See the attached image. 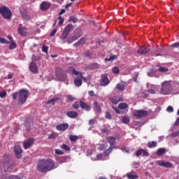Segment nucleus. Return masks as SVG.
Listing matches in <instances>:
<instances>
[{"instance_id": "obj_42", "label": "nucleus", "mask_w": 179, "mask_h": 179, "mask_svg": "<svg viewBox=\"0 0 179 179\" xmlns=\"http://www.w3.org/2000/svg\"><path fill=\"white\" fill-rule=\"evenodd\" d=\"M105 117L107 120H111V118H113V116L111 115V113H110V111H107L105 113Z\"/></svg>"}, {"instance_id": "obj_48", "label": "nucleus", "mask_w": 179, "mask_h": 179, "mask_svg": "<svg viewBox=\"0 0 179 179\" xmlns=\"http://www.w3.org/2000/svg\"><path fill=\"white\" fill-rule=\"evenodd\" d=\"M55 153L56 155H64V151L59 150V149H56V150H55Z\"/></svg>"}, {"instance_id": "obj_11", "label": "nucleus", "mask_w": 179, "mask_h": 179, "mask_svg": "<svg viewBox=\"0 0 179 179\" xmlns=\"http://www.w3.org/2000/svg\"><path fill=\"white\" fill-rule=\"evenodd\" d=\"M80 107L85 111H90V110H92L90 105L89 103H85L83 101H80Z\"/></svg>"}, {"instance_id": "obj_62", "label": "nucleus", "mask_w": 179, "mask_h": 179, "mask_svg": "<svg viewBox=\"0 0 179 179\" xmlns=\"http://www.w3.org/2000/svg\"><path fill=\"white\" fill-rule=\"evenodd\" d=\"M96 158L98 159V160H101V159H103V154H98L96 155Z\"/></svg>"}, {"instance_id": "obj_2", "label": "nucleus", "mask_w": 179, "mask_h": 179, "mask_svg": "<svg viewBox=\"0 0 179 179\" xmlns=\"http://www.w3.org/2000/svg\"><path fill=\"white\" fill-rule=\"evenodd\" d=\"M115 140L116 138L114 136H108L106 138L107 142L110 143V147L108 150L104 151L103 155L105 156H108V155L113 152V149L115 148Z\"/></svg>"}, {"instance_id": "obj_55", "label": "nucleus", "mask_w": 179, "mask_h": 179, "mask_svg": "<svg viewBox=\"0 0 179 179\" xmlns=\"http://www.w3.org/2000/svg\"><path fill=\"white\" fill-rule=\"evenodd\" d=\"M166 111H168V113H173V111H174V109L173 108V106H168Z\"/></svg>"}, {"instance_id": "obj_30", "label": "nucleus", "mask_w": 179, "mask_h": 179, "mask_svg": "<svg viewBox=\"0 0 179 179\" xmlns=\"http://www.w3.org/2000/svg\"><path fill=\"white\" fill-rule=\"evenodd\" d=\"M164 153H166V148H159L157 152V155L158 156H162Z\"/></svg>"}, {"instance_id": "obj_29", "label": "nucleus", "mask_w": 179, "mask_h": 179, "mask_svg": "<svg viewBox=\"0 0 179 179\" xmlns=\"http://www.w3.org/2000/svg\"><path fill=\"white\" fill-rule=\"evenodd\" d=\"M118 107L120 110H127V108H128V104L126 103H119Z\"/></svg>"}, {"instance_id": "obj_5", "label": "nucleus", "mask_w": 179, "mask_h": 179, "mask_svg": "<svg viewBox=\"0 0 179 179\" xmlns=\"http://www.w3.org/2000/svg\"><path fill=\"white\" fill-rule=\"evenodd\" d=\"M171 92V84L169 81H164L162 83V87L160 90L161 94H170Z\"/></svg>"}, {"instance_id": "obj_36", "label": "nucleus", "mask_w": 179, "mask_h": 179, "mask_svg": "<svg viewBox=\"0 0 179 179\" xmlns=\"http://www.w3.org/2000/svg\"><path fill=\"white\" fill-rule=\"evenodd\" d=\"M58 101V98H52L47 101V104H52L54 106L55 104V102Z\"/></svg>"}, {"instance_id": "obj_17", "label": "nucleus", "mask_w": 179, "mask_h": 179, "mask_svg": "<svg viewBox=\"0 0 179 179\" xmlns=\"http://www.w3.org/2000/svg\"><path fill=\"white\" fill-rule=\"evenodd\" d=\"M68 128H69V124H68V123L60 124L56 127L57 131H66Z\"/></svg>"}, {"instance_id": "obj_44", "label": "nucleus", "mask_w": 179, "mask_h": 179, "mask_svg": "<svg viewBox=\"0 0 179 179\" xmlns=\"http://www.w3.org/2000/svg\"><path fill=\"white\" fill-rule=\"evenodd\" d=\"M113 73H115V75H118V73H120V69L118 67H113Z\"/></svg>"}, {"instance_id": "obj_24", "label": "nucleus", "mask_w": 179, "mask_h": 179, "mask_svg": "<svg viewBox=\"0 0 179 179\" xmlns=\"http://www.w3.org/2000/svg\"><path fill=\"white\" fill-rule=\"evenodd\" d=\"M74 85L77 87L82 86V78L79 77L76 78L74 80Z\"/></svg>"}, {"instance_id": "obj_18", "label": "nucleus", "mask_w": 179, "mask_h": 179, "mask_svg": "<svg viewBox=\"0 0 179 179\" xmlns=\"http://www.w3.org/2000/svg\"><path fill=\"white\" fill-rule=\"evenodd\" d=\"M127 177L129 179H138L139 176L136 173V172L131 171L130 173H127Z\"/></svg>"}, {"instance_id": "obj_32", "label": "nucleus", "mask_w": 179, "mask_h": 179, "mask_svg": "<svg viewBox=\"0 0 179 179\" xmlns=\"http://www.w3.org/2000/svg\"><path fill=\"white\" fill-rule=\"evenodd\" d=\"M69 22L72 23H78V22H79V20L76 17L71 16L69 17Z\"/></svg>"}, {"instance_id": "obj_38", "label": "nucleus", "mask_w": 179, "mask_h": 179, "mask_svg": "<svg viewBox=\"0 0 179 179\" xmlns=\"http://www.w3.org/2000/svg\"><path fill=\"white\" fill-rule=\"evenodd\" d=\"M69 34H68V33H66V31H63V32H62V35H61L60 38H62V40L65 41V40H66V38L68 37V35H69Z\"/></svg>"}, {"instance_id": "obj_53", "label": "nucleus", "mask_w": 179, "mask_h": 179, "mask_svg": "<svg viewBox=\"0 0 179 179\" xmlns=\"http://www.w3.org/2000/svg\"><path fill=\"white\" fill-rule=\"evenodd\" d=\"M171 47L173 48H179V42H176V43L172 44Z\"/></svg>"}, {"instance_id": "obj_27", "label": "nucleus", "mask_w": 179, "mask_h": 179, "mask_svg": "<svg viewBox=\"0 0 179 179\" xmlns=\"http://www.w3.org/2000/svg\"><path fill=\"white\" fill-rule=\"evenodd\" d=\"M94 108L98 113H101V106H100V105H99V103L96 101L94 102Z\"/></svg>"}, {"instance_id": "obj_21", "label": "nucleus", "mask_w": 179, "mask_h": 179, "mask_svg": "<svg viewBox=\"0 0 179 179\" xmlns=\"http://www.w3.org/2000/svg\"><path fill=\"white\" fill-rule=\"evenodd\" d=\"M66 115L67 117H69V118H78V112H75V111H69L66 113Z\"/></svg>"}, {"instance_id": "obj_40", "label": "nucleus", "mask_w": 179, "mask_h": 179, "mask_svg": "<svg viewBox=\"0 0 179 179\" xmlns=\"http://www.w3.org/2000/svg\"><path fill=\"white\" fill-rule=\"evenodd\" d=\"M61 149H63V150H66V152H68L69 150H71V148L67 146L66 144H62L60 146Z\"/></svg>"}, {"instance_id": "obj_10", "label": "nucleus", "mask_w": 179, "mask_h": 179, "mask_svg": "<svg viewBox=\"0 0 179 179\" xmlns=\"http://www.w3.org/2000/svg\"><path fill=\"white\" fill-rule=\"evenodd\" d=\"M155 67L157 68V72H160L161 73H165V72H169V68L163 65L157 64Z\"/></svg>"}, {"instance_id": "obj_60", "label": "nucleus", "mask_w": 179, "mask_h": 179, "mask_svg": "<svg viewBox=\"0 0 179 179\" xmlns=\"http://www.w3.org/2000/svg\"><path fill=\"white\" fill-rule=\"evenodd\" d=\"M149 93H150L151 94H156V91L153 89H150L148 90Z\"/></svg>"}, {"instance_id": "obj_59", "label": "nucleus", "mask_w": 179, "mask_h": 179, "mask_svg": "<svg viewBox=\"0 0 179 179\" xmlns=\"http://www.w3.org/2000/svg\"><path fill=\"white\" fill-rule=\"evenodd\" d=\"M101 132H102L103 134H108L110 131H108V129L105 128V129H101Z\"/></svg>"}, {"instance_id": "obj_51", "label": "nucleus", "mask_w": 179, "mask_h": 179, "mask_svg": "<svg viewBox=\"0 0 179 179\" xmlns=\"http://www.w3.org/2000/svg\"><path fill=\"white\" fill-rule=\"evenodd\" d=\"M143 149H141L138 150L136 152V156H141V155H143Z\"/></svg>"}, {"instance_id": "obj_19", "label": "nucleus", "mask_w": 179, "mask_h": 179, "mask_svg": "<svg viewBox=\"0 0 179 179\" xmlns=\"http://www.w3.org/2000/svg\"><path fill=\"white\" fill-rule=\"evenodd\" d=\"M50 6H51V3H50L49 2H47V1H43L41 4V10H47L50 9Z\"/></svg>"}, {"instance_id": "obj_16", "label": "nucleus", "mask_w": 179, "mask_h": 179, "mask_svg": "<svg viewBox=\"0 0 179 179\" xmlns=\"http://www.w3.org/2000/svg\"><path fill=\"white\" fill-rule=\"evenodd\" d=\"M33 143H34V139L29 138L24 143L23 146L25 149H29V148L33 146Z\"/></svg>"}, {"instance_id": "obj_20", "label": "nucleus", "mask_w": 179, "mask_h": 179, "mask_svg": "<svg viewBox=\"0 0 179 179\" xmlns=\"http://www.w3.org/2000/svg\"><path fill=\"white\" fill-rule=\"evenodd\" d=\"M87 41V38L83 37L77 43H74V47H79V45H83Z\"/></svg>"}, {"instance_id": "obj_39", "label": "nucleus", "mask_w": 179, "mask_h": 179, "mask_svg": "<svg viewBox=\"0 0 179 179\" xmlns=\"http://www.w3.org/2000/svg\"><path fill=\"white\" fill-rule=\"evenodd\" d=\"M69 160V157H62L60 163H66Z\"/></svg>"}, {"instance_id": "obj_63", "label": "nucleus", "mask_w": 179, "mask_h": 179, "mask_svg": "<svg viewBox=\"0 0 179 179\" xmlns=\"http://www.w3.org/2000/svg\"><path fill=\"white\" fill-rule=\"evenodd\" d=\"M88 94L91 96V97H93L94 96V91H89Z\"/></svg>"}, {"instance_id": "obj_34", "label": "nucleus", "mask_w": 179, "mask_h": 179, "mask_svg": "<svg viewBox=\"0 0 179 179\" xmlns=\"http://www.w3.org/2000/svg\"><path fill=\"white\" fill-rule=\"evenodd\" d=\"M114 59H117V56L111 55L109 58H105V62H108L110 61H114Z\"/></svg>"}, {"instance_id": "obj_6", "label": "nucleus", "mask_w": 179, "mask_h": 179, "mask_svg": "<svg viewBox=\"0 0 179 179\" xmlns=\"http://www.w3.org/2000/svg\"><path fill=\"white\" fill-rule=\"evenodd\" d=\"M67 72L68 73H71V75H76V76H78V75H80V78H81L82 80H84V82H87V78L83 77L82 73L76 71V69H75V68L73 67H69L67 69Z\"/></svg>"}, {"instance_id": "obj_50", "label": "nucleus", "mask_w": 179, "mask_h": 179, "mask_svg": "<svg viewBox=\"0 0 179 179\" xmlns=\"http://www.w3.org/2000/svg\"><path fill=\"white\" fill-rule=\"evenodd\" d=\"M59 24L61 26L64 24V19L61 16H59Z\"/></svg>"}, {"instance_id": "obj_9", "label": "nucleus", "mask_w": 179, "mask_h": 179, "mask_svg": "<svg viewBox=\"0 0 179 179\" xmlns=\"http://www.w3.org/2000/svg\"><path fill=\"white\" fill-rule=\"evenodd\" d=\"M14 153L17 159H20L22 157V153H23L22 147H20V145H15L14 148Z\"/></svg>"}, {"instance_id": "obj_45", "label": "nucleus", "mask_w": 179, "mask_h": 179, "mask_svg": "<svg viewBox=\"0 0 179 179\" xmlns=\"http://www.w3.org/2000/svg\"><path fill=\"white\" fill-rule=\"evenodd\" d=\"M76 40H78V38H67V43L68 44H71V43H73Z\"/></svg>"}, {"instance_id": "obj_58", "label": "nucleus", "mask_w": 179, "mask_h": 179, "mask_svg": "<svg viewBox=\"0 0 179 179\" xmlns=\"http://www.w3.org/2000/svg\"><path fill=\"white\" fill-rule=\"evenodd\" d=\"M112 108H113L114 110L115 111V113H117V114H120V109H118V108H117V107L113 106H112Z\"/></svg>"}, {"instance_id": "obj_61", "label": "nucleus", "mask_w": 179, "mask_h": 179, "mask_svg": "<svg viewBox=\"0 0 179 179\" xmlns=\"http://www.w3.org/2000/svg\"><path fill=\"white\" fill-rule=\"evenodd\" d=\"M111 101H112L113 104H118V100H117L115 99H112Z\"/></svg>"}, {"instance_id": "obj_43", "label": "nucleus", "mask_w": 179, "mask_h": 179, "mask_svg": "<svg viewBox=\"0 0 179 179\" xmlns=\"http://www.w3.org/2000/svg\"><path fill=\"white\" fill-rule=\"evenodd\" d=\"M123 124H129V117L124 116L122 117Z\"/></svg>"}, {"instance_id": "obj_31", "label": "nucleus", "mask_w": 179, "mask_h": 179, "mask_svg": "<svg viewBox=\"0 0 179 179\" xmlns=\"http://www.w3.org/2000/svg\"><path fill=\"white\" fill-rule=\"evenodd\" d=\"M69 139H70L71 142H76V141H78V139H79V136H75V135H70Z\"/></svg>"}, {"instance_id": "obj_33", "label": "nucleus", "mask_w": 179, "mask_h": 179, "mask_svg": "<svg viewBox=\"0 0 179 179\" xmlns=\"http://www.w3.org/2000/svg\"><path fill=\"white\" fill-rule=\"evenodd\" d=\"M100 150H106L107 149V143L103 141V143L99 144Z\"/></svg>"}, {"instance_id": "obj_57", "label": "nucleus", "mask_w": 179, "mask_h": 179, "mask_svg": "<svg viewBox=\"0 0 179 179\" xmlns=\"http://www.w3.org/2000/svg\"><path fill=\"white\" fill-rule=\"evenodd\" d=\"M57 33V29H54L51 33H50V37H52L54 36H55V34Z\"/></svg>"}, {"instance_id": "obj_35", "label": "nucleus", "mask_w": 179, "mask_h": 179, "mask_svg": "<svg viewBox=\"0 0 179 179\" xmlns=\"http://www.w3.org/2000/svg\"><path fill=\"white\" fill-rule=\"evenodd\" d=\"M16 47H17L16 42L12 41V42H10V43L9 45V50H15V48H16Z\"/></svg>"}, {"instance_id": "obj_25", "label": "nucleus", "mask_w": 179, "mask_h": 179, "mask_svg": "<svg viewBox=\"0 0 179 179\" xmlns=\"http://www.w3.org/2000/svg\"><path fill=\"white\" fill-rule=\"evenodd\" d=\"M20 12L22 19H24V20H29V15H27V11H26V10H22Z\"/></svg>"}, {"instance_id": "obj_41", "label": "nucleus", "mask_w": 179, "mask_h": 179, "mask_svg": "<svg viewBox=\"0 0 179 179\" xmlns=\"http://www.w3.org/2000/svg\"><path fill=\"white\" fill-rule=\"evenodd\" d=\"M0 43L1 44H10V42H9L8 40H6L4 38H0Z\"/></svg>"}, {"instance_id": "obj_37", "label": "nucleus", "mask_w": 179, "mask_h": 179, "mask_svg": "<svg viewBox=\"0 0 179 179\" xmlns=\"http://www.w3.org/2000/svg\"><path fill=\"white\" fill-rule=\"evenodd\" d=\"M79 107H80V101H76L74 103L72 104V108H75V110H78V108H79Z\"/></svg>"}, {"instance_id": "obj_3", "label": "nucleus", "mask_w": 179, "mask_h": 179, "mask_svg": "<svg viewBox=\"0 0 179 179\" xmlns=\"http://www.w3.org/2000/svg\"><path fill=\"white\" fill-rule=\"evenodd\" d=\"M0 14L1 16L7 20L12 19V11L6 6H3L0 8Z\"/></svg>"}, {"instance_id": "obj_22", "label": "nucleus", "mask_w": 179, "mask_h": 179, "mask_svg": "<svg viewBox=\"0 0 179 179\" xmlns=\"http://www.w3.org/2000/svg\"><path fill=\"white\" fill-rule=\"evenodd\" d=\"M24 125L25 127H27V129H30V127L33 125V119L31 118L26 119L24 121Z\"/></svg>"}, {"instance_id": "obj_49", "label": "nucleus", "mask_w": 179, "mask_h": 179, "mask_svg": "<svg viewBox=\"0 0 179 179\" xmlns=\"http://www.w3.org/2000/svg\"><path fill=\"white\" fill-rule=\"evenodd\" d=\"M6 94H7V93L6 91H1L0 92V97H1V98L6 97Z\"/></svg>"}, {"instance_id": "obj_46", "label": "nucleus", "mask_w": 179, "mask_h": 179, "mask_svg": "<svg viewBox=\"0 0 179 179\" xmlns=\"http://www.w3.org/2000/svg\"><path fill=\"white\" fill-rule=\"evenodd\" d=\"M120 150L122 152H124L125 153H129V148L127 147H122Z\"/></svg>"}, {"instance_id": "obj_52", "label": "nucleus", "mask_w": 179, "mask_h": 179, "mask_svg": "<svg viewBox=\"0 0 179 179\" xmlns=\"http://www.w3.org/2000/svg\"><path fill=\"white\" fill-rule=\"evenodd\" d=\"M8 179H22V178H20V177H18L17 176L12 175L8 177Z\"/></svg>"}, {"instance_id": "obj_47", "label": "nucleus", "mask_w": 179, "mask_h": 179, "mask_svg": "<svg viewBox=\"0 0 179 179\" xmlns=\"http://www.w3.org/2000/svg\"><path fill=\"white\" fill-rule=\"evenodd\" d=\"M42 51L43 52H45L47 54V52H48V46L43 45L42 47Z\"/></svg>"}, {"instance_id": "obj_13", "label": "nucleus", "mask_w": 179, "mask_h": 179, "mask_svg": "<svg viewBox=\"0 0 179 179\" xmlns=\"http://www.w3.org/2000/svg\"><path fill=\"white\" fill-rule=\"evenodd\" d=\"M158 166L165 167L166 169H171V167H173V164L169 162H164V161H158Z\"/></svg>"}, {"instance_id": "obj_14", "label": "nucleus", "mask_w": 179, "mask_h": 179, "mask_svg": "<svg viewBox=\"0 0 179 179\" xmlns=\"http://www.w3.org/2000/svg\"><path fill=\"white\" fill-rule=\"evenodd\" d=\"M22 24H20L18 27V33L20 34V36H26L27 34V27H22Z\"/></svg>"}, {"instance_id": "obj_23", "label": "nucleus", "mask_w": 179, "mask_h": 179, "mask_svg": "<svg viewBox=\"0 0 179 179\" xmlns=\"http://www.w3.org/2000/svg\"><path fill=\"white\" fill-rule=\"evenodd\" d=\"M73 30V25L72 24H69L64 29V31L69 34L71 31Z\"/></svg>"}, {"instance_id": "obj_64", "label": "nucleus", "mask_w": 179, "mask_h": 179, "mask_svg": "<svg viewBox=\"0 0 179 179\" xmlns=\"http://www.w3.org/2000/svg\"><path fill=\"white\" fill-rule=\"evenodd\" d=\"M174 125L176 127H177L178 125H179V117H178V119L176 120V121L174 123Z\"/></svg>"}, {"instance_id": "obj_12", "label": "nucleus", "mask_w": 179, "mask_h": 179, "mask_svg": "<svg viewBox=\"0 0 179 179\" xmlns=\"http://www.w3.org/2000/svg\"><path fill=\"white\" fill-rule=\"evenodd\" d=\"M149 51H150V48L142 46L140 47L138 50V54H140L141 55H144V54H148Z\"/></svg>"}, {"instance_id": "obj_26", "label": "nucleus", "mask_w": 179, "mask_h": 179, "mask_svg": "<svg viewBox=\"0 0 179 179\" xmlns=\"http://www.w3.org/2000/svg\"><path fill=\"white\" fill-rule=\"evenodd\" d=\"M116 88L120 92H124L125 90V85H124L122 83H117V86H116Z\"/></svg>"}, {"instance_id": "obj_8", "label": "nucleus", "mask_w": 179, "mask_h": 179, "mask_svg": "<svg viewBox=\"0 0 179 179\" xmlns=\"http://www.w3.org/2000/svg\"><path fill=\"white\" fill-rule=\"evenodd\" d=\"M108 75L105 73L101 76L100 85L101 86H107L110 84V80H108Z\"/></svg>"}, {"instance_id": "obj_1", "label": "nucleus", "mask_w": 179, "mask_h": 179, "mask_svg": "<svg viewBox=\"0 0 179 179\" xmlns=\"http://www.w3.org/2000/svg\"><path fill=\"white\" fill-rule=\"evenodd\" d=\"M57 166H55L54 161L51 159H42L38 161L36 166V170L41 173H47L48 171H51L54 169H57Z\"/></svg>"}, {"instance_id": "obj_7", "label": "nucleus", "mask_w": 179, "mask_h": 179, "mask_svg": "<svg viewBox=\"0 0 179 179\" xmlns=\"http://www.w3.org/2000/svg\"><path fill=\"white\" fill-rule=\"evenodd\" d=\"M148 114L149 113L145 110H135L133 111V115L136 118H143V117H146Z\"/></svg>"}, {"instance_id": "obj_56", "label": "nucleus", "mask_w": 179, "mask_h": 179, "mask_svg": "<svg viewBox=\"0 0 179 179\" xmlns=\"http://www.w3.org/2000/svg\"><path fill=\"white\" fill-rule=\"evenodd\" d=\"M143 156L148 157V156H149V152L145 150H143Z\"/></svg>"}, {"instance_id": "obj_54", "label": "nucleus", "mask_w": 179, "mask_h": 179, "mask_svg": "<svg viewBox=\"0 0 179 179\" xmlns=\"http://www.w3.org/2000/svg\"><path fill=\"white\" fill-rule=\"evenodd\" d=\"M17 96H19V92H14L13 94V100H16L17 99Z\"/></svg>"}, {"instance_id": "obj_15", "label": "nucleus", "mask_w": 179, "mask_h": 179, "mask_svg": "<svg viewBox=\"0 0 179 179\" xmlns=\"http://www.w3.org/2000/svg\"><path fill=\"white\" fill-rule=\"evenodd\" d=\"M29 71H31V72L33 73H38V68H37V64H36V62H31L29 64Z\"/></svg>"}, {"instance_id": "obj_28", "label": "nucleus", "mask_w": 179, "mask_h": 179, "mask_svg": "<svg viewBox=\"0 0 179 179\" xmlns=\"http://www.w3.org/2000/svg\"><path fill=\"white\" fill-rule=\"evenodd\" d=\"M148 146L152 149L153 148H156L157 146V142L156 141H149L148 143Z\"/></svg>"}, {"instance_id": "obj_4", "label": "nucleus", "mask_w": 179, "mask_h": 179, "mask_svg": "<svg viewBox=\"0 0 179 179\" xmlns=\"http://www.w3.org/2000/svg\"><path fill=\"white\" fill-rule=\"evenodd\" d=\"M28 97L29 90L24 89L20 90L18 95V103H20V104H24Z\"/></svg>"}]
</instances>
